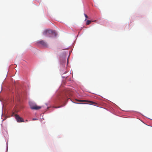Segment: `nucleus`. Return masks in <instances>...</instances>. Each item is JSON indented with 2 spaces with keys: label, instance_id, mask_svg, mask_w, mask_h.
Listing matches in <instances>:
<instances>
[{
  "label": "nucleus",
  "instance_id": "f257e3e1",
  "mask_svg": "<svg viewBox=\"0 0 152 152\" xmlns=\"http://www.w3.org/2000/svg\"><path fill=\"white\" fill-rule=\"evenodd\" d=\"M29 104L32 110H38L41 108V107L38 106L32 102H30Z\"/></svg>",
  "mask_w": 152,
  "mask_h": 152
},
{
  "label": "nucleus",
  "instance_id": "f03ea898",
  "mask_svg": "<svg viewBox=\"0 0 152 152\" xmlns=\"http://www.w3.org/2000/svg\"><path fill=\"white\" fill-rule=\"evenodd\" d=\"M51 32V30L47 29L44 30L43 32V35L46 37H50V33Z\"/></svg>",
  "mask_w": 152,
  "mask_h": 152
},
{
  "label": "nucleus",
  "instance_id": "7ed1b4c3",
  "mask_svg": "<svg viewBox=\"0 0 152 152\" xmlns=\"http://www.w3.org/2000/svg\"><path fill=\"white\" fill-rule=\"evenodd\" d=\"M15 118L17 122H24V120L23 118L20 117L18 115H15Z\"/></svg>",
  "mask_w": 152,
  "mask_h": 152
},
{
  "label": "nucleus",
  "instance_id": "20e7f679",
  "mask_svg": "<svg viewBox=\"0 0 152 152\" xmlns=\"http://www.w3.org/2000/svg\"><path fill=\"white\" fill-rule=\"evenodd\" d=\"M38 43L44 47H48V45L47 43L43 40L39 41L38 42Z\"/></svg>",
  "mask_w": 152,
  "mask_h": 152
},
{
  "label": "nucleus",
  "instance_id": "39448f33",
  "mask_svg": "<svg viewBox=\"0 0 152 152\" xmlns=\"http://www.w3.org/2000/svg\"><path fill=\"white\" fill-rule=\"evenodd\" d=\"M57 34L54 31L51 30V32L50 33V37H56Z\"/></svg>",
  "mask_w": 152,
  "mask_h": 152
},
{
  "label": "nucleus",
  "instance_id": "423d86ee",
  "mask_svg": "<svg viewBox=\"0 0 152 152\" xmlns=\"http://www.w3.org/2000/svg\"><path fill=\"white\" fill-rule=\"evenodd\" d=\"M87 101L89 102H90V104H94V105L97 104V103H96L95 102H92V101Z\"/></svg>",
  "mask_w": 152,
  "mask_h": 152
},
{
  "label": "nucleus",
  "instance_id": "0eeeda50",
  "mask_svg": "<svg viewBox=\"0 0 152 152\" xmlns=\"http://www.w3.org/2000/svg\"><path fill=\"white\" fill-rule=\"evenodd\" d=\"M91 21L89 20H87V21L86 23V24L87 25H89L91 23Z\"/></svg>",
  "mask_w": 152,
  "mask_h": 152
},
{
  "label": "nucleus",
  "instance_id": "6e6552de",
  "mask_svg": "<svg viewBox=\"0 0 152 152\" xmlns=\"http://www.w3.org/2000/svg\"><path fill=\"white\" fill-rule=\"evenodd\" d=\"M84 15H85V17H86V19H85V20H87V18H88V16H87V15L86 14H84Z\"/></svg>",
  "mask_w": 152,
  "mask_h": 152
},
{
  "label": "nucleus",
  "instance_id": "1a4fd4ad",
  "mask_svg": "<svg viewBox=\"0 0 152 152\" xmlns=\"http://www.w3.org/2000/svg\"><path fill=\"white\" fill-rule=\"evenodd\" d=\"M32 119H33V121L37 120V119L36 118H33Z\"/></svg>",
  "mask_w": 152,
  "mask_h": 152
},
{
  "label": "nucleus",
  "instance_id": "9d476101",
  "mask_svg": "<svg viewBox=\"0 0 152 152\" xmlns=\"http://www.w3.org/2000/svg\"><path fill=\"white\" fill-rule=\"evenodd\" d=\"M60 107H61V106L58 107H55V108H59Z\"/></svg>",
  "mask_w": 152,
  "mask_h": 152
},
{
  "label": "nucleus",
  "instance_id": "9b49d317",
  "mask_svg": "<svg viewBox=\"0 0 152 152\" xmlns=\"http://www.w3.org/2000/svg\"><path fill=\"white\" fill-rule=\"evenodd\" d=\"M84 101H84V100H80V102H84Z\"/></svg>",
  "mask_w": 152,
  "mask_h": 152
},
{
  "label": "nucleus",
  "instance_id": "f8f14e48",
  "mask_svg": "<svg viewBox=\"0 0 152 152\" xmlns=\"http://www.w3.org/2000/svg\"><path fill=\"white\" fill-rule=\"evenodd\" d=\"M69 95H71V93H69Z\"/></svg>",
  "mask_w": 152,
  "mask_h": 152
}]
</instances>
